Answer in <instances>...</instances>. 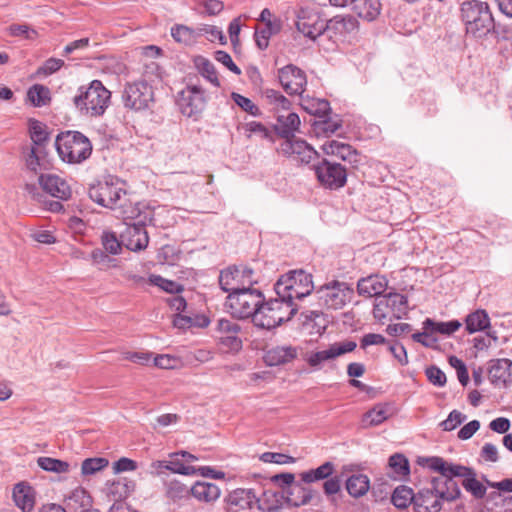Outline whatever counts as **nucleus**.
<instances>
[{"mask_svg":"<svg viewBox=\"0 0 512 512\" xmlns=\"http://www.w3.org/2000/svg\"><path fill=\"white\" fill-rule=\"evenodd\" d=\"M313 276L303 269L290 270L281 275L274 284L275 295L284 297L293 304L315 291Z\"/></svg>","mask_w":512,"mask_h":512,"instance_id":"obj_6","label":"nucleus"},{"mask_svg":"<svg viewBox=\"0 0 512 512\" xmlns=\"http://www.w3.org/2000/svg\"><path fill=\"white\" fill-rule=\"evenodd\" d=\"M357 347L354 341L335 342L330 344L326 349L318 350L308 354L306 361L314 369H321L325 362L334 360L335 358L352 352Z\"/></svg>","mask_w":512,"mask_h":512,"instance_id":"obj_19","label":"nucleus"},{"mask_svg":"<svg viewBox=\"0 0 512 512\" xmlns=\"http://www.w3.org/2000/svg\"><path fill=\"white\" fill-rule=\"evenodd\" d=\"M38 466L48 472H54V473H67L70 468V464L66 461L52 458V457H46L42 456L37 459Z\"/></svg>","mask_w":512,"mask_h":512,"instance_id":"obj_48","label":"nucleus"},{"mask_svg":"<svg viewBox=\"0 0 512 512\" xmlns=\"http://www.w3.org/2000/svg\"><path fill=\"white\" fill-rule=\"evenodd\" d=\"M461 17L466 34L476 39L487 36L494 30V18L486 2L465 1L461 5Z\"/></svg>","mask_w":512,"mask_h":512,"instance_id":"obj_5","label":"nucleus"},{"mask_svg":"<svg viewBox=\"0 0 512 512\" xmlns=\"http://www.w3.org/2000/svg\"><path fill=\"white\" fill-rule=\"evenodd\" d=\"M380 0H357L353 6L354 12L363 20L374 21L381 12Z\"/></svg>","mask_w":512,"mask_h":512,"instance_id":"obj_37","label":"nucleus"},{"mask_svg":"<svg viewBox=\"0 0 512 512\" xmlns=\"http://www.w3.org/2000/svg\"><path fill=\"white\" fill-rule=\"evenodd\" d=\"M490 327V318L483 309H478L468 314L465 318V328L468 333L484 331Z\"/></svg>","mask_w":512,"mask_h":512,"instance_id":"obj_38","label":"nucleus"},{"mask_svg":"<svg viewBox=\"0 0 512 512\" xmlns=\"http://www.w3.org/2000/svg\"><path fill=\"white\" fill-rule=\"evenodd\" d=\"M166 496L173 500H182L191 495L190 488L180 481L173 479L164 483Z\"/></svg>","mask_w":512,"mask_h":512,"instance_id":"obj_46","label":"nucleus"},{"mask_svg":"<svg viewBox=\"0 0 512 512\" xmlns=\"http://www.w3.org/2000/svg\"><path fill=\"white\" fill-rule=\"evenodd\" d=\"M72 102L81 115L101 117L110 106L111 92L100 80H93L78 88Z\"/></svg>","mask_w":512,"mask_h":512,"instance_id":"obj_3","label":"nucleus"},{"mask_svg":"<svg viewBox=\"0 0 512 512\" xmlns=\"http://www.w3.org/2000/svg\"><path fill=\"white\" fill-rule=\"evenodd\" d=\"M487 375L496 387H508L512 384V361L506 358L491 359L488 362Z\"/></svg>","mask_w":512,"mask_h":512,"instance_id":"obj_21","label":"nucleus"},{"mask_svg":"<svg viewBox=\"0 0 512 512\" xmlns=\"http://www.w3.org/2000/svg\"><path fill=\"white\" fill-rule=\"evenodd\" d=\"M189 491H191V495L198 501L206 503L215 502L221 495L220 488L216 484L209 482L198 481L190 487Z\"/></svg>","mask_w":512,"mask_h":512,"instance_id":"obj_33","label":"nucleus"},{"mask_svg":"<svg viewBox=\"0 0 512 512\" xmlns=\"http://www.w3.org/2000/svg\"><path fill=\"white\" fill-rule=\"evenodd\" d=\"M109 465V461L103 457L87 458L81 464L83 476H91L103 470Z\"/></svg>","mask_w":512,"mask_h":512,"instance_id":"obj_53","label":"nucleus"},{"mask_svg":"<svg viewBox=\"0 0 512 512\" xmlns=\"http://www.w3.org/2000/svg\"><path fill=\"white\" fill-rule=\"evenodd\" d=\"M149 281L151 284L158 286L162 290H164L168 293H171L173 295L178 294L181 291H183L182 285H180L179 283H177L175 281L165 279L160 275H151L149 277Z\"/></svg>","mask_w":512,"mask_h":512,"instance_id":"obj_55","label":"nucleus"},{"mask_svg":"<svg viewBox=\"0 0 512 512\" xmlns=\"http://www.w3.org/2000/svg\"><path fill=\"white\" fill-rule=\"evenodd\" d=\"M55 146L61 159L72 164L85 161L92 153L90 140L78 131H67L59 134Z\"/></svg>","mask_w":512,"mask_h":512,"instance_id":"obj_8","label":"nucleus"},{"mask_svg":"<svg viewBox=\"0 0 512 512\" xmlns=\"http://www.w3.org/2000/svg\"><path fill=\"white\" fill-rule=\"evenodd\" d=\"M197 32H199V37L206 36L211 42L219 40L221 44H226V37L216 26L203 24L197 28Z\"/></svg>","mask_w":512,"mask_h":512,"instance_id":"obj_58","label":"nucleus"},{"mask_svg":"<svg viewBox=\"0 0 512 512\" xmlns=\"http://www.w3.org/2000/svg\"><path fill=\"white\" fill-rule=\"evenodd\" d=\"M245 130L250 134L258 135L262 139H272L271 131L265 125L257 121L246 123Z\"/></svg>","mask_w":512,"mask_h":512,"instance_id":"obj_64","label":"nucleus"},{"mask_svg":"<svg viewBox=\"0 0 512 512\" xmlns=\"http://www.w3.org/2000/svg\"><path fill=\"white\" fill-rule=\"evenodd\" d=\"M388 280L382 275H370L363 277L357 282V291L364 297H378L386 291Z\"/></svg>","mask_w":512,"mask_h":512,"instance_id":"obj_26","label":"nucleus"},{"mask_svg":"<svg viewBox=\"0 0 512 512\" xmlns=\"http://www.w3.org/2000/svg\"><path fill=\"white\" fill-rule=\"evenodd\" d=\"M314 295L320 307L338 310L351 302L354 289L347 282L332 280L316 288Z\"/></svg>","mask_w":512,"mask_h":512,"instance_id":"obj_9","label":"nucleus"},{"mask_svg":"<svg viewBox=\"0 0 512 512\" xmlns=\"http://www.w3.org/2000/svg\"><path fill=\"white\" fill-rule=\"evenodd\" d=\"M122 99L126 108L143 110L153 101L152 87L145 81H137L126 85Z\"/></svg>","mask_w":512,"mask_h":512,"instance_id":"obj_18","label":"nucleus"},{"mask_svg":"<svg viewBox=\"0 0 512 512\" xmlns=\"http://www.w3.org/2000/svg\"><path fill=\"white\" fill-rule=\"evenodd\" d=\"M278 78L283 89L290 95H301L307 84L305 73L293 64L279 69Z\"/></svg>","mask_w":512,"mask_h":512,"instance_id":"obj_20","label":"nucleus"},{"mask_svg":"<svg viewBox=\"0 0 512 512\" xmlns=\"http://www.w3.org/2000/svg\"><path fill=\"white\" fill-rule=\"evenodd\" d=\"M180 457L181 455L179 452L169 454L170 459L167 460L166 470L186 476L195 475L197 473V468L191 465H186L183 458Z\"/></svg>","mask_w":512,"mask_h":512,"instance_id":"obj_44","label":"nucleus"},{"mask_svg":"<svg viewBox=\"0 0 512 512\" xmlns=\"http://www.w3.org/2000/svg\"><path fill=\"white\" fill-rule=\"evenodd\" d=\"M89 197L97 204L118 212L124 219H133L139 210L128 198L125 183L119 179H110L93 185L88 191Z\"/></svg>","mask_w":512,"mask_h":512,"instance_id":"obj_2","label":"nucleus"},{"mask_svg":"<svg viewBox=\"0 0 512 512\" xmlns=\"http://www.w3.org/2000/svg\"><path fill=\"white\" fill-rule=\"evenodd\" d=\"M461 490L455 479L440 474L433 477L427 486L416 493L414 502L415 512H439L442 502H453L460 498Z\"/></svg>","mask_w":512,"mask_h":512,"instance_id":"obj_1","label":"nucleus"},{"mask_svg":"<svg viewBox=\"0 0 512 512\" xmlns=\"http://www.w3.org/2000/svg\"><path fill=\"white\" fill-rule=\"evenodd\" d=\"M105 250L95 248L90 253L89 257L92 263L98 266L100 269H108L116 265V260L111 258Z\"/></svg>","mask_w":512,"mask_h":512,"instance_id":"obj_56","label":"nucleus"},{"mask_svg":"<svg viewBox=\"0 0 512 512\" xmlns=\"http://www.w3.org/2000/svg\"><path fill=\"white\" fill-rule=\"evenodd\" d=\"M39 183L42 189L51 196L60 200H68L72 195L71 186L65 178L52 174H41L39 176Z\"/></svg>","mask_w":512,"mask_h":512,"instance_id":"obj_23","label":"nucleus"},{"mask_svg":"<svg viewBox=\"0 0 512 512\" xmlns=\"http://www.w3.org/2000/svg\"><path fill=\"white\" fill-rule=\"evenodd\" d=\"M262 98L266 104L271 106V109L279 112L280 110L287 111L290 109L291 102L281 92L266 88L262 91Z\"/></svg>","mask_w":512,"mask_h":512,"instance_id":"obj_41","label":"nucleus"},{"mask_svg":"<svg viewBox=\"0 0 512 512\" xmlns=\"http://www.w3.org/2000/svg\"><path fill=\"white\" fill-rule=\"evenodd\" d=\"M29 133L33 145L26 159V165L31 171L37 172L45 168V146L49 140V133L46 126L35 119L29 120Z\"/></svg>","mask_w":512,"mask_h":512,"instance_id":"obj_11","label":"nucleus"},{"mask_svg":"<svg viewBox=\"0 0 512 512\" xmlns=\"http://www.w3.org/2000/svg\"><path fill=\"white\" fill-rule=\"evenodd\" d=\"M462 323L458 320H451L448 322H437L431 318L424 320V327L430 329L434 333L450 336L460 329Z\"/></svg>","mask_w":512,"mask_h":512,"instance_id":"obj_43","label":"nucleus"},{"mask_svg":"<svg viewBox=\"0 0 512 512\" xmlns=\"http://www.w3.org/2000/svg\"><path fill=\"white\" fill-rule=\"evenodd\" d=\"M389 466L394 472V478H402L409 474L410 467L407 458L402 454H394L389 458Z\"/></svg>","mask_w":512,"mask_h":512,"instance_id":"obj_52","label":"nucleus"},{"mask_svg":"<svg viewBox=\"0 0 512 512\" xmlns=\"http://www.w3.org/2000/svg\"><path fill=\"white\" fill-rule=\"evenodd\" d=\"M171 36L178 43L192 45L197 42L199 32H197V29L190 28L186 25H175L171 28Z\"/></svg>","mask_w":512,"mask_h":512,"instance_id":"obj_42","label":"nucleus"},{"mask_svg":"<svg viewBox=\"0 0 512 512\" xmlns=\"http://www.w3.org/2000/svg\"><path fill=\"white\" fill-rule=\"evenodd\" d=\"M297 355V347L291 345L275 346L266 351L264 360L268 366H279L292 362Z\"/></svg>","mask_w":512,"mask_h":512,"instance_id":"obj_29","label":"nucleus"},{"mask_svg":"<svg viewBox=\"0 0 512 512\" xmlns=\"http://www.w3.org/2000/svg\"><path fill=\"white\" fill-rule=\"evenodd\" d=\"M300 123L298 114L287 110L286 114H278L274 129L285 141H292L295 139L294 136L299 130Z\"/></svg>","mask_w":512,"mask_h":512,"instance_id":"obj_28","label":"nucleus"},{"mask_svg":"<svg viewBox=\"0 0 512 512\" xmlns=\"http://www.w3.org/2000/svg\"><path fill=\"white\" fill-rule=\"evenodd\" d=\"M369 488V478L364 474H354L346 480V490L354 498L365 495Z\"/></svg>","mask_w":512,"mask_h":512,"instance_id":"obj_40","label":"nucleus"},{"mask_svg":"<svg viewBox=\"0 0 512 512\" xmlns=\"http://www.w3.org/2000/svg\"><path fill=\"white\" fill-rule=\"evenodd\" d=\"M315 174L322 187L329 190H338L347 182V170L340 163L322 159L314 165Z\"/></svg>","mask_w":512,"mask_h":512,"instance_id":"obj_15","label":"nucleus"},{"mask_svg":"<svg viewBox=\"0 0 512 512\" xmlns=\"http://www.w3.org/2000/svg\"><path fill=\"white\" fill-rule=\"evenodd\" d=\"M408 312V299L406 296L390 292L377 299L373 307V317L379 321L401 319Z\"/></svg>","mask_w":512,"mask_h":512,"instance_id":"obj_12","label":"nucleus"},{"mask_svg":"<svg viewBox=\"0 0 512 512\" xmlns=\"http://www.w3.org/2000/svg\"><path fill=\"white\" fill-rule=\"evenodd\" d=\"M299 305L277 296L261 302L254 325L261 329L270 330L290 321L298 312Z\"/></svg>","mask_w":512,"mask_h":512,"instance_id":"obj_4","label":"nucleus"},{"mask_svg":"<svg viewBox=\"0 0 512 512\" xmlns=\"http://www.w3.org/2000/svg\"><path fill=\"white\" fill-rule=\"evenodd\" d=\"M426 462L431 470L447 476V478L462 477V486L476 499H482L485 496L486 487L476 479V473L472 468L447 462L437 456L427 458Z\"/></svg>","mask_w":512,"mask_h":512,"instance_id":"obj_7","label":"nucleus"},{"mask_svg":"<svg viewBox=\"0 0 512 512\" xmlns=\"http://www.w3.org/2000/svg\"><path fill=\"white\" fill-rule=\"evenodd\" d=\"M342 126V122L339 119H332L328 116L315 121L313 124L314 132L320 136H330L334 134Z\"/></svg>","mask_w":512,"mask_h":512,"instance_id":"obj_49","label":"nucleus"},{"mask_svg":"<svg viewBox=\"0 0 512 512\" xmlns=\"http://www.w3.org/2000/svg\"><path fill=\"white\" fill-rule=\"evenodd\" d=\"M301 317L303 318L304 324L313 322L319 329H325L326 324L323 312L319 310H307L301 313Z\"/></svg>","mask_w":512,"mask_h":512,"instance_id":"obj_63","label":"nucleus"},{"mask_svg":"<svg viewBox=\"0 0 512 512\" xmlns=\"http://www.w3.org/2000/svg\"><path fill=\"white\" fill-rule=\"evenodd\" d=\"M358 21L352 15H337L326 21V31L329 37H345L358 29Z\"/></svg>","mask_w":512,"mask_h":512,"instance_id":"obj_25","label":"nucleus"},{"mask_svg":"<svg viewBox=\"0 0 512 512\" xmlns=\"http://www.w3.org/2000/svg\"><path fill=\"white\" fill-rule=\"evenodd\" d=\"M13 500L23 512H30L35 505V492L29 484L20 482L13 488Z\"/></svg>","mask_w":512,"mask_h":512,"instance_id":"obj_32","label":"nucleus"},{"mask_svg":"<svg viewBox=\"0 0 512 512\" xmlns=\"http://www.w3.org/2000/svg\"><path fill=\"white\" fill-rule=\"evenodd\" d=\"M177 105L183 115L198 119L206 106L204 91L197 85L187 86L179 93Z\"/></svg>","mask_w":512,"mask_h":512,"instance_id":"obj_17","label":"nucleus"},{"mask_svg":"<svg viewBox=\"0 0 512 512\" xmlns=\"http://www.w3.org/2000/svg\"><path fill=\"white\" fill-rule=\"evenodd\" d=\"M65 504L67 509L71 511H85L86 509H92V497L84 488H76L65 499Z\"/></svg>","mask_w":512,"mask_h":512,"instance_id":"obj_36","label":"nucleus"},{"mask_svg":"<svg viewBox=\"0 0 512 512\" xmlns=\"http://www.w3.org/2000/svg\"><path fill=\"white\" fill-rule=\"evenodd\" d=\"M388 417V405L377 404L362 416L361 426L363 428L378 426L386 421Z\"/></svg>","mask_w":512,"mask_h":512,"instance_id":"obj_39","label":"nucleus"},{"mask_svg":"<svg viewBox=\"0 0 512 512\" xmlns=\"http://www.w3.org/2000/svg\"><path fill=\"white\" fill-rule=\"evenodd\" d=\"M256 500V494L253 489L238 488L231 491L225 497V503L230 509H248L252 508Z\"/></svg>","mask_w":512,"mask_h":512,"instance_id":"obj_31","label":"nucleus"},{"mask_svg":"<svg viewBox=\"0 0 512 512\" xmlns=\"http://www.w3.org/2000/svg\"><path fill=\"white\" fill-rule=\"evenodd\" d=\"M284 494L273 491L264 490L260 497L256 496L255 503L257 508L263 512H278L282 507Z\"/></svg>","mask_w":512,"mask_h":512,"instance_id":"obj_34","label":"nucleus"},{"mask_svg":"<svg viewBox=\"0 0 512 512\" xmlns=\"http://www.w3.org/2000/svg\"><path fill=\"white\" fill-rule=\"evenodd\" d=\"M123 246L131 251H141L149 243V236L143 224L127 225L121 232Z\"/></svg>","mask_w":512,"mask_h":512,"instance_id":"obj_24","label":"nucleus"},{"mask_svg":"<svg viewBox=\"0 0 512 512\" xmlns=\"http://www.w3.org/2000/svg\"><path fill=\"white\" fill-rule=\"evenodd\" d=\"M297 30L305 37L316 40L326 31V21L314 9L299 7L294 9Z\"/></svg>","mask_w":512,"mask_h":512,"instance_id":"obj_16","label":"nucleus"},{"mask_svg":"<svg viewBox=\"0 0 512 512\" xmlns=\"http://www.w3.org/2000/svg\"><path fill=\"white\" fill-rule=\"evenodd\" d=\"M241 327L235 321L229 319H219L217 321L216 331L220 335H235L239 334Z\"/></svg>","mask_w":512,"mask_h":512,"instance_id":"obj_62","label":"nucleus"},{"mask_svg":"<svg viewBox=\"0 0 512 512\" xmlns=\"http://www.w3.org/2000/svg\"><path fill=\"white\" fill-rule=\"evenodd\" d=\"M434 334L435 333L430 329H426L423 326V331L414 333L412 335V339L427 348H436L438 339L434 336Z\"/></svg>","mask_w":512,"mask_h":512,"instance_id":"obj_59","label":"nucleus"},{"mask_svg":"<svg viewBox=\"0 0 512 512\" xmlns=\"http://www.w3.org/2000/svg\"><path fill=\"white\" fill-rule=\"evenodd\" d=\"M280 151L286 156H293L295 160L304 164H309L319 158L318 152L301 139L284 141L280 146Z\"/></svg>","mask_w":512,"mask_h":512,"instance_id":"obj_22","label":"nucleus"},{"mask_svg":"<svg viewBox=\"0 0 512 512\" xmlns=\"http://www.w3.org/2000/svg\"><path fill=\"white\" fill-rule=\"evenodd\" d=\"M264 301V295L257 289H247L236 293H230L227 296L225 306L230 314L238 319L251 318L254 323L256 313H258L261 302Z\"/></svg>","mask_w":512,"mask_h":512,"instance_id":"obj_10","label":"nucleus"},{"mask_svg":"<svg viewBox=\"0 0 512 512\" xmlns=\"http://www.w3.org/2000/svg\"><path fill=\"white\" fill-rule=\"evenodd\" d=\"M260 460L265 463H275V464H292L295 463V458L283 453L276 452H265L260 455Z\"/></svg>","mask_w":512,"mask_h":512,"instance_id":"obj_60","label":"nucleus"},{"mask_svg":"<svg viewBox=\"0 0 512 512\" xmlns=\"http://www.w3.org/2000/svg\"><path fill=\"white\" fill-rule=\"evenodd\" d=\"M254 271L248 267H229L222 270L219 275V285L224 292L238 293L242 290L252 289L250 286L256 283Z\"/></svg>","mask_w":512,"mask_h":512,"instance_id":"obj_14","label":"nucleus"},{"mask_svg":"<svg viewBox=\"0 0 512 512\" xmlns=\"http://www.w3.org/2000/svg\"><path fill=\"white\" fill-rule=\"evenodd\" d=\"M231 98L237 106H239L243 111L249 113L250 115L255 117L261 115V111L258 106L255 105L249 98L236 92L231 94Z\"/></svg>","mask_w":512,"mask_h":512,"instance_id":"obj_57","label":"nucleus"},{"mask_svg":"<svg viewBox=\"0 0 512 512\" xmlns=\"http://www.w3.org/2000/svg\"><path fill=\"white\" fill-rule=\"evenodd\" d=\"M304 109L318 118H325L330 113V103L325 99H311L305 102Z\"/></svg>","mask_w":512,"mask_h":512,"instance_id":"obj_51","label":"nucleus"},{"mask_svg":"<svg viewBox=\"0 0 512 512\" xmlns=\"http://www.w3.org/2000/svg\"><path fill=\"white\" fill-rule=\"evenodd\" d=\"M101 244L104 250L111 255H119L122 252V239L119 240L113 231H103Z\"/></svg>","mask_w":512,"mask_h":512,"instance_id":"obj_50","label":"nucleus"},{"mask_svg":"<svg viewBox=\"0 0 512 512\" xmlns=\"http://www.w3.org/2000/svg\"><path fill=\"white\" fill-rule=\"evenodd\" d=\"M301 480L295 482L289 489H284V500L293 507H300L308 504L313 496L314 490L304 485Z\"/></svg>","mask_w":512,"mask_h":512,"instance_id":"obj_27","label":"nucleus"},{"mask_svg":"<svg viewBox=\"0 0 512 512\" xmlns=\"http://www.w3.org/2000/svg\"><path fill=\"white\" fill-rule=\"evenodd\" d=\"M416 499V493L407 486H399L397 487L391 497V501L397 508H406L410 504L414 506V502Z\"/></svg>","mask_w":512,"mask_h":512,"instance_id":"obj_45","label":"nucleus"},{"mask_svg":"<svg viewBox=\"0 0 512 512\" xmlns=\"http://www.w3.org/2000/svg\"><path fill=\"white\" fill-rule=\"evenodd\" d=\"M335 465L330 461L324 462L315 469H310L299 474L300 479L305 484H311L321 480L323 483V491L326 496H334L341 490V479L339 476H333Z\"/></svg>","mask_w":512,"mask_h":512,"instance_id":"obj_13","label":"nucleus"},{"mask_svg":"<svg viewBox=\"0 0 512 512\" xmlns=\"http://www.w3.org/2000/svg\"><path fill=\"white\" fill-rule=\"evenodd\" d=\"M465 420H466V415H464L463 413L459 412L458 410H453V411L450 412V414L448 415L447 419H445L444 421H442L440 423V427L444 431H452L457 426L462 424Z\"/></svg>","mask_w":512,"mask_h":512,"instance_id":"obj_61","label":"nucleus"},{"mask_svg":"<svg viewBox=\"0 0 512 512\" xmlns=\"http://www.w3.org/2000/svg\"><path fill=\"white\" fill-rule=\"evenodd\" d=\"M134 487L133 481H129L126 478H118L106 484V494L114 502L122 501L123 498L127 497L134 490Z\"/></svg>","mask_w":512,"mask_h":512,"instance_id":"obj_35","label":"nucleus"},{"mask_svg":"<svg viewBox=\"0 0 512 512\" xmlns=\"http://www.w3.org/2000/svg\"><path fill=\"white\" fill-rule=\"evenodd\" d=\"M27 98L35 107L45 106L50 101V90L44 85L35 84L28 89Z\"/></svg>","mask_w":512,"mask_h":512,"instance_id":"obj_47","label":"nucleus"},{"mask_svg":"<svg viewBox=\"0 0 512 512\" xmlns=\"http://www.w3.org/2000/svg\"><path fill=\"white\" fill-rule=\"evenodd\" d=\"M195 65L202 76L207 78L215 86H219V80L214 65L204 57H197Z\"/></svg>","mask_w":512,"mask_h":512,"instance_id":"obj_54","label":"nucleus"},{"mask_svg":"<svg viewBox=\"0 0 512 512\" xmlns=\"http://www.w3.org/2000/svg\"><path fill=\"white\" fill-rule=\"evenodd\" d=\"M322 150L325 154L335 155L350 164H357L359 162L358 152L349 144L331 140L322 145Z\"/></svg>","mask_w":512,"mask_h":512,"instance_id":"obj_30","label":"nucleus"}]
</instances>
